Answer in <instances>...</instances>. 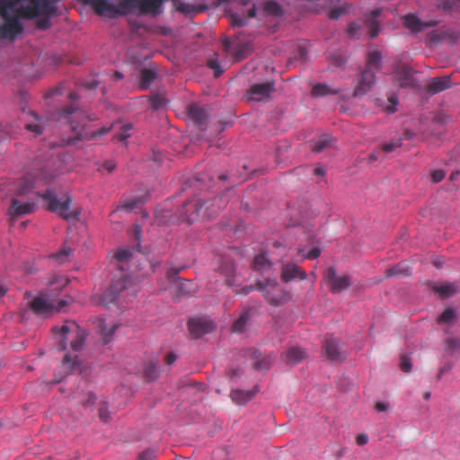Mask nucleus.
Wrapping results in <instances>:
<instances>
[{
	"label": "nucleus",
	"mask_w": 460,
	"mask_h": 460,
	"mask_svg": "<svg viewBox=\"0 0 460 460\" xmlns=\"http://www.w3.org/2000/svg\"><path fill=\"white\" fill-rule=\"evenodd\" d=\"M52 332L58 350L66 351L60 368L65 375H68L81 365L79 352L84 348L87 333L73 321H66L61 326H54Z\"/></svg>",
	"instance_id": "1"
},
{
	"label": "nucleus",
	"mask_w": 460,
	"mask_h": 460,
	"mask_svg": "<svg viewBox=\"0 0 460 460\" xmlns=\"http://www.w3.org/2000/svg\"><path fill=\"white\" fill-rule=\"evenodd\" d=\"M166 0H87L94 12L102 16L114 18L125 13L129 6L137 7L142 13L156 15Z\"/></svg>",
	"instance_id": "2"
},
{
	"label": "nucleus",
	"mask_w": 460,
	"mask_h": 460,
	"mask_svg": "<svg viewBox=\"0 0 460 460\" xmlns=\"http://www.w3.org/2000/svg\"><path fill=\"white\" fill-rule=\"evenodd\" d=\"M54 119L62 125H68L71 130L76 134L75 139H82L85 122L94 119L87 116L83 109L76 107L74 103L58 110L54 115Z\"/></svg>",
	"instance_id": "3"
},
{
	"label": "nucleus",
	"mask_w": 460,
	"mask_h": 460,
	"mask_svg": "<svg viewBox=\"0 0 460 460\" xmlns=\"http://www.w3.org/2000/svg\"><path fill=\"white\" fill-rule=\"evenodd\" d=\"M255 288L262 292L266 301L273 306H279L289 300V294L279 286L276 279L258 280Z\"/></svg>",
	"instance_id": "4"
},
{
	"label": "nucleus",
	"mask_w": 460,
	"mask_h": 460,
	"mask_svg": "<svg viewBox=\"0 0 460 460\" xmlns=\"http://www.w3.org/2000/svg\"><path fill=\"white\" fill-rule=\"evenodd\" d=\"M67 305V300L56 298L48 291L40 293L30 303V306L35 314L44 316L54 311H60Z\"/></svg>",
	"instance_id": "5"
},
{
	"label": "nucleus",
	"mask_w": 460,
	"mask_h": 460,
	"mask_svg": "<svg viewBox=\"0 0 460 460\" xmlns=\"http://www.w3.org/2000/svg\"><path fill=\"white\" fill-rule=\"evenodd\" d=\"M42 199L48 202V209L52 212H57L64 219L69 220L77 218L78 212L70 208L71 199L66 197L58 199L52 190H46L42 195Z\"/></svg>",
	"instance_id": "6"
},
{
	"label": "nucleus",
	"mask_w": 460,
	"mask_h": 460,
	"mask_svg": "<svg viewBox=\"0 0 460 460\" xmlns=\"http://www.w3.org/2000/svg\"><path fill=\"white\" fill-rule=\"evenodd\" d=\"M130 284L131 279L128 275L121 274L119 278H114L100 297V303L105 306L114 303L119 296H123L130 288Z\"/></svg>",
	"instance_id": "7"
},
{
	"label": "nucleus",
	"mask_w": 460,
	"mask_h": 460,
	"mask_svg": "<svg viewBox=\"0 0 460 460\" xmlns=\"http://www.w3.org/2000/svg\"><path fill=\"white\" fill-rule=\"evenodd\" d=\"M29 4L18 9V14L25 19H33L40 14L56 12V6L50 0H28Z\"/></svg>",
	"instance_id": "8"
},
{
	"label": "nucleus",
	"mask_w": 460,
	"mask_h": 460,
	"mask_svg": "<svg viewBox=\"0 0 460 460\" xmlns=\"http://www.w3.org/2000/svg\"><path fill=\"white\" fill-rule=\"evenodd\" d=\"M208 202H206L207 205ZM205 203L199 198H194L185 202L177 211L178 217L181 222L189 224L197 220L199 211Z\"/></svg>",
	"instance_id": "9"
},
{
	"label": "nucleus",
	"mask_w": 460,
	"mask_h": 460,
	"mask_svg": "<svg viewBox=\"0 0 460 460\" xmlns=\"http://www.w3.org/2000/svg\"><path fill=\"white\" fill-rule=\"evenodd\" d=\"M324 279L327 281L332 293L338 294L346 290L351 285L349 275L338 276L333 267H329L324 272Z\"/></svg>",
	"instance_id": "10"
},
{
	"label": "nucleus",
	"mask_w": 460,
	"mask_h": 460,
	"mask_svg": "<svg viewBox=\"0 0 460 460\" xmlns=\"http://www.w3.org/2000/svg\"><path fill=\"white\" fill-rule=\"evenodd\" d=\"M216 325L212 320L205 317H195L188 322V329L194 339L214 331Z\"/></svg>",
	"instance_id": "11"
},
{
	"label": "nucleus",
	"mask_w": 460,
	"mask_h": 460,
	"mask_svg": "<svg viewBox=\"0 0 460 460\" xmlns=\"http://www.w3.org/2000/svg\"><path fill=\"white\" fill-rule=\"evenodd\" d=\"M178 271L179 270H170L167 273V278L172 284L177 296H190L194 294L196 292L194 284L190 280L178 278Z\"/></svg>",
	"instance_id": "12"
},
{
	"label": "nucleus",
	"mask_w": 460,
	"mask_h": 460,
	"mask_svg": "<svg viewBox=\"0 0 460 460\" xmlns=\"http://www.w3.org/2000/svg\"><path fill=\"white\" fill-rule=\"evenodd\" d=\"M323 351L325 357L332 362H341L346 358L345 351L341 347L339 341L332 336L325 339Z\"/></svg>",
	"instance_id": "13"
},
{
	"label": "nucleus",
	"mask_w": 460,
	"mask_h": 460,
	"mask_svg": "<svg viewBox=\"0 0 460 460\" xmlns=\"http://www.w3.org/2000/svg\"><path fill=\"white\" fill-rule=\"evenodd\" d=\"M274 91L275 83L273 81H268L251 85L247 92V95L252 101L262 102L268 100Z\"/></svg>",
	"instance_id": "14"
},
{
	"label": "nucleus",
	"mask_w": 460,
	"mask_h": 460,
	"mask_svg": "<svg viewBox=\"0 0 460 460\" xmlns=\"http://www.w3.org/2000/svg\"><path fill=\"white\" fill-rule=\"evenodd\" d=\"M376 74L372 69L363 68L358 79V84L354 91L355 96H360L369 92L376 83Z\"/></svg>",
	"instance_id": "15"
},
{
	"label": "nucleus",
	"mask_w": 460,
	"mask_h": 460,
	"mask_svg": "<svg viewBox=\"0 0 460 460\" xmlns=\"http://www.w3.org/2000/svg\"><path fill=\"white\" fill-rule=\"evenodd\" d=\"M393 80L400 87H411L414 85L413 70L407 66H398L393 75Z\"/></svg>",
	"instance_id": "16"
},
{
	"label": "nucleus",
	"mask_w": 460,
	"mask_h": 460,
	"mask_svg": "<svg viewBox=\"0 0 460 460\" xmlns=\"http://www.w3.org/2000/svg\"><path fill=\"white\" fill-rule=\"evenodd\" d=\"M3 18L4 19V23L3 26H0V35L3 38L13 39L22 32V25L17 18L9 17L8 13L6 14V17Z\"/></svg>",
	"instance_id": "17"
},
{
	"label": "nucleus",
	"mask_w": 460,
	"mask_h": 460,
	"mask_svg": "<svg viewBox=\"0 0 460 460\" xmlns=\"http://www.w3.org/2000/svg\"><path fill=\"white\" fill-rule=\"evenodd\" d=\"M252 358L255 360L253 368L256 370H268L276 359V356L271 352H262L259 349H253Z\"/></svg>",
	"instance_id": "18"
},
{
	"label": "nucleus",
	"mask_w": 460,
	"mask_h": 460,
	"mask_svg": "<svg viewBox=\"0 0 460 460\" xmlns=\"http://www.w3.org/2000/svg\"><path fill=\"white\" fill-rule=\"evenodd\" d=\"M306 272L296 264L287 263L282 267L281 279L286 283L295 279L304 280L306 279Z\"/></svg>",
	"instance_id": "19"
},
{
	"label": "nucleus",
	"mask_w": 460,
	"mask_h": 460,
	"mask_svg": "<svg viewBox=\"0 0 460 460\" xmlns=\"http://www.w3.org/2000/svg\"><path fill=\"white\" fill-rule=\"evenodd\" d=\"M29 116L30 119L26 120L24 128L35 136L41 135L47 127L48 119L40 117L34 111H30Z\"/></svg>",
	"instance_id": "20"
},
{
	"label": "nucleus",
	"mask_w": 460,
	"mask_h": 460,
	"mask_svg": "<svg viewBox=\"0 0 460 460\" xmlns=\"http://www.w3.org/2000/svg\"><path fill=\"white\" fill-rule=\"evenodd\" d=\"M306 358L305 351L300 348L292 346L288 348L282 355L281 359L288 365H296Z\"/></svg>",
	"instance_id": "21"
},
{
	"label": "nucleus",
	"mask_w": 460,
	"mask_h": 460,
	"mask_svg": "<svg viewBox=\"0 0 460 460\" xmlns=\"http://www.w3.org/2000/svg\"><path fill=\"white\" fill-rule=\"evenodd\" d=\"M34 203H21L17 199H13L9 212L13 217H19L33 212Z\"/></svg>",
	"instance_id": "22"
},
{
	"label": "nucleus",
	"mask_w": 460,
	"mask_h": 460,
	"mask_svg": "<svg viewBox=\"0 0 460 460\" xmlns=\"http://www.w3.org/2000/svg\"><path fill=\"white\" fill-rule=\"evenodd\" d=\"M258 393V388L254 387L252 390H233L230 394V397L237 404H245L250 402L253 396Z\"/></svg>",
	"instance_id": "23"
},
{
	"label": "nucleus",
	"mask_w": 460,
	"mask_h": 460,
	"mask_svg": "<svg viewBox=\"0 0 460 460\" xmlns=\"http://www.w3.org/2000/svg\"><path fill=\"white\" fill-rule=\"evenodd\" d=\"M189 117L197 125L203 126L206 123L208 115L204 108L197 104H191L189 107Z\"/></svg>",
	"instance_id": "24"
},
{
	"label": "nucleus",
	"mask_w": 460,
	"mask_h": 460,
	"mask_svg": "<svg viewBox=\"0 0 460 460\" xmlns=\"http://www.w3.org/2000/svg\"><path fill=\"white\" fill-rule=\"evenodd\" d=\"M450 82L449 76L434 77L428 85V91L433 94L440 93L450 86Z\"/></svg>",
	"instance_id": "25"
},
{
	"label": "nucleus",
	"mask_w": 460,
	"mask_h": 460,
	"mask_svg": "<svg viewBox=\"0 0 460 460\" xmlns=\"http://www.w3.org/2000/svg\"><path fill=\"white\" fill-rule=\"evenodd\" d=\"M221 274L225 277V282L232 287L235 283V267L232 261H225L220 268Z\"/></svg>",
	"instance_id": "26"
},
{
	"label": "nucleus",
	"mask_w": 460,
	"mask_h": 460,
	"mask_svg": "<svg viewBox=\"0 0 460 460\" xmlns=\"http://www.w3.org/2000/svg\"><path fill=\"white\" fill-rule=\"evenodd\" d=\"M433 290L442 297H449L457 292V286L453 283L435 284Z\"/></svg>",
	"instance_id": "27"
},
{
	"label": "nucleus",
	"mask_w": 460,
	"mask_h": 460,
	"mask_svg": "<svg viewBox=\"0 0 460 460\" xmlns=\"http://www.w3.org/2000/svg\"><path fill=\"white\" fill-rule=\"evenodd\" d=\"M386 277H405L410 273V267L407 262L402 261L385 270Z\"/></svg>",
	"instance_id": "28"
},
{
	"label": "nucleus",
	"mask_w": 460,
	"mask_h": 460,
	"mask_svg": "<svg viewBox=\"0 0 460 460\" xmlns=\"http://www.w3.org/2000/svg\"><path fill=\"white\" fill-rule=\"evenodd\" d=\"M98 328L100 331V333L102 336L103 343L108 344L111 342L112 336L117 329L116 324H112L110 328H107L105 320L99 319L98 320Z\"/></svg>",
	"instance_id": "29"
},
{
	"label": "nucleus",
	"mask_w": 460,
	"mask_h": 460,
	"mask_svg": "<svg viewBox=\"0 0 460 460\" xmlns=\"http://www.w3.org/2000/svg\"><path fill=\"white\" fill-rule=\"evenodd\" d=\"M332 141V137L328 135L324 134L320 136L318 138L313 141L312 143V150L316 153H320L323 151L326 147H328Z\"/></svg>",
	"instance_id": "30"
},
{
	"label": "nucleus",
	"mask_w": 460,
	"mask_h": 460,
	"mask_svg": "<svg viewBox=\"0 0 460 460\" xmlns=\"http://www.w3.org/2000/svg\"><path fill=\"white\" fill-rule=\"evenodd\" d=\"M311 93L314 97H322L329 94H338L340 90L332 89L325 84H317L313 87Z\"/></svg>",
	"instance_id": "31"
},
{
	"label": "nucleus",
	"mask_w": 460,
	"mask_h": 460,
	"mask_svg": "<svg viewBox=\"0 0 460 460\" xmlns=\"http://www.w3.org/2000/svg\"><path fill=\"white\" fill-rule=\"evenodd\" d=\"M381 59L382 56L379 51L370 52L367 56V61L365 68L372 69L377 73L381 68Z\"/></svg>",
	"instance_id": "32"
},
{
	"label": "nucleus",
	"mask_w": 460,
	"mask_h": 460,
	"mask_svg": "<svg viewBox=\"0 0 460 460\" xmlns=\"http://www.w3.org/2000/svg\"><path fill=\"white\" fill-rule=\"evenodd\" d=\"M155 73L151 70L145 68L140 73V87L142 89H147L155 79Z\"/></svg>",
	"instance_id": "33"
},
{
	"label": "nucleus",
	"mask_w": 460,
	"mask_h": 460,
	"mask_svg": "<svg viewBox=\"0 0 460 460\" xmlns=\"http://www.w3.org/2000/svg\"><path fill=\"white\" fill-rule=\"evenodd\" d=\"M73 253V249L67 246H63L61 250L50 257L55 260L58 263L63 264L69 261L70 256Z\"/></svg>",
	"instance_id": "34"
},
{
	"label": "nucleus",
	"mask_w": 460,
	"mask_h": 460,
	"mask_svg": "<svg viewBox=\"0 0 460 460\" xmlns=\"http://www.w3.org/2000/svg\"><path fill=\"white\" fill-rule=\"evenodd\" d=\"M159 373H160L159 367L155 364L149 362L145 366L144 375H145V378L147 381L156 380L159 376Z\"/></svg>",
	"instance_id": "35"
},
{
	"label": "nucleus",
	"mask_w": 460,
	"mask_h": 460,
	"mask_svg": "<svg viewBox=\"0 0 460 460\" xmlns=\"http://www.w3.org/2000/svg\"><path fill=\"white\" fill-rule=\"evenodd\" d=\"M32 188V181L30 179L23 178L19 181L14 191L17 196H22L27 194Z\"/></svg>",
	"instance_id": "36"
},
{
	"label": "nucleus",
	"mask_w": 460,
	"mask_h": 460,
	"mask_svg": "<svg viewBox=\"0 0 460 460\" xmlns=\"http://www.w3.org/2000/svg\"><path fill=\"white\" fill-rule=\"evenodd\" d=\"M250 314L249 311L243 312L239 318L234 323L232 330L235 332H242L245 329V326L249 321Z\"/></svg>",
	"instance_id": "37"
},
{
	"label": "nucleus",
	"mask_w": 460,
	"mask_h": 460,
	"mask_svg": "<svg viewBox=\"0 0 460 460\" xmlns=\"http://www.w3.org/2000/svg\"><path fill=\"white\" fill-rule=\"evenodd\" d=\"M404 24L407 28L415 31H419L422 29V22L414 14L405 15Z\"/></svg>",
	"instance_id": "38"
},
{
	"label": "nucleus",
	"mask_w": 460,
	"mask_h": 460,
	"mask_svg": "<svg viewBox=\"0 0 460 460\" xmlns=\"http://www.w3.org/2000/svg\"><path fill=\"white\" fill-rule=\"evenodd\" d=\"M456 315L453 308H447L438 317V323L439 324H452L456 320Z\"/></svg>",
	"instance_id": "39"
},
{
	"label": "nucleus",
	"mask_w": 460,
	"mask_h": 460,
	"mask_svg": "<svg viewBox=\"0 0 460 460\" xmlns=\"http://www.w3.org/2000/svg\"><path fill=\"white\" fill-rule=\"evenodd\" d=\"M445 348L451 354L460 352V338L448 337L445 341Z\"/></svg>",
	"instance_id": "40"
},
{
	"label": "nucleus",
	"mask_w": 460,
	"mask_h": 460,
	"mask_svg": "<svg viewBox=\"0 0 460 460\" xmlns=\"http://www.w3.org/2000/svg\"><path fill=\"white\" fill-rule=\"evenodd\" d=\"M253 268L256 270H264L270 268V262L264 254H259L253 260Z\"/></svg>",
	"instance_id": "41"
},
{
	"label": "nucleus",
	"mask_w": 460,
	"mask_h": 460,
	"mask_svg": "<svg viewBox=\"0 0 460 460\" xmlns=\"http://www.w3.org/2000/svg\"><path fill=\"white\" fill-rule=\"evenodd\" d=\"M402 145V137H395L393 138L389 143H385L381 146V151L385 153H391L394 151L395 149L401 147Z\"/></svg>",
	"instance_id": "42"
},
{
	"label": "nucleus",
	"mask_w": 460,
	"mask_h": 460,
	"mask_svg": "<svg viewBox=\"0 0 460 460\" xmlns=\"http://www.w3.org/2000/svg\"><path fill=\"white\" fill-rule=\"evenodd\" d=\"M166 100L164 96L155 94L150 98V107L154 110H158L165 105Z\"/></svg>",
	"instance_id": "43"
},
{
	"label": "nucleus",
	"mask_w": 460,
	"mask_h": 460,
	"mask_svg": "<svg viewBox=\"0 0 460 460\" xmlns=\"http://www.w3.org/2000/svg\"><path fill=\"white\" fill-rule=\"evenodd\" d=\"M132 256V252L129 249L118 250L114 255L115 259L119 261H127Z\"/></svg>",
	"instance_id": "44"
},
{
	"label": "nucleus",
	"mask_w": 460,
	"mask_h": 460,
	"mask_svg": "<svg viewBox=\"0 0 460 460\" xmlns=\"http://www.w3.org/2000/svg\"><path fill=\"white\" fill-rule=\"evenodd\" d=\"M52 14L53 13L40 14V16H42V18H40L37 21V27L40 30L48 29L50 26L49 19ZM38 17H40V15Z\"/></svg>",
	"instance_id": "45"
},
{
	"label": "nucleus",
	"mask_w": 460,
	"mask_h": 460,
	"mask_svg": "<svg viewBox=\"0 0 460 460\" xmlns=\"http://www.w3.org/2000/svg\"><path fill=\"white\" fill-rule=\"evenodd\" d=\"M131 128H132V125H130V124L124 125L121 128L120 131L116 136V138L119 141L126 140L127 138H128L130 137L129 131L131 130Z\"/></svg>",
	"instance_id": "46"
},
{
	"label": "nucleus",
	"mask_w": 460,
	"mask_h": 460,
	"mask_svg": "<svg viewBox=\"0 0 460 460\" xmlns=\"http://www.w3.org/2000/svg\"><path fill=\"white\" fill-rule=\"evenodd\" d=\"M99 417L103 422H107L110 420V412L108 411V405L105 402L99 405Z\"/></svg>",
	"instance_id": "47"
},
{
	"label": "nucleus",
	"mask_w": 460,
	"mask_h": 460,
	"mask_svg": "<svg viewBox=\"0 0 460 460\" xmlns=\"http://www.w3.org/2000/svg\"><path fill=\"white\" fill-rule=\"evenodd\" d=\"M141 234H142V230H141V226L137 224H135L133 225L131 230H130V235L131 237L137 241V242H140V239H141Z\"/></svg>",
	"instance_id": "48"
},
{
	"label": "nucleus",
	"mask_w": 460,
	"mask_h": 460,
	"mask_svg": "<svg viewBox=\"0 0 460 460\" xmlns=\"http://www.w3.org/2000/svg\"><path fill=\"white\" fill-rule=\"evenodd\" d=\"M139 203H140L139 199H132L125 201L123 203V205L121 206V208L126 210H132V209L137 208Z\"/></svg>",
	"instance_id": "49"
},
{
	"label": "nucleus",
	"mask_w": 460,
	"mask_h": 460,
	"mask_svg": "<svg viewBox=\"0 0 460 460\" xmlns=\"http://www.w3.org/2000/svg\"><path fill=\"white\" fill-rule=\"evenodd\" d=\"M367 24H368V28L370 31L371 38L376 37L379 33V26H378L377 22L374 20H368Z\"/></svg>",
	"instance_id": "50"
},
{
	"label": "nucleus",
	"mask_w": 460,
	"mask_h": 460,
	"mask_svg": "<svg viewBox=\"0 0 460 460\" xmlns=\"http://www.w3.org/2000/svg\"><path fill=\"white\" fill-rule=\"evenodd\" d=\"M401 369L405 372V373H408L411 371V360L408 357L406 356H402L401 358Z\"/></svg>",
	"instance_id": "51"
},
{
	"label": "nucleus",
	"mask_w": 460,
	"mask_h": 460,
	"mask_svg": "<svg viewBox=\"0 0 460 460\" xmlns=\"http://www.w3.org/2000/svg\"><path fill=\"white\" fill-rule=\"evenodd\" d=\"M155 452L152 449H147L139 455L137 460H155Z\"/></svg>",
	"instance_id": "52"
},
{
	"label": "nucleus",
	"mask_w": 460,
	"mask_h": 460,
	"mask_svg": "<svg viewBox=\"0 0 460 460\" xmlns=\"http://www.w3.org/2000/svg\"><path fill=\"white\" fill-rule=\"evenodd\" d=\"M446 176V173L443 170H435L431 173L432 181L435 183L440 182Z\"/></svg>",
	"instance_id": "53"
},
{
	"label": "nucleus",
	"mask_w": 460,
	"mask_h": 460,
	"mask_svg": "<svg viewBox=\"0 0 460 460\" xmlns=\"http://www.w3.org/2000/svg\"><path fill=\"white\" fill-rule=\"evenodd\" d=\"M208 66L214 70L215 75L217 77L219 76L223 73V70L221 69V67L217 60L210 59L208 61Z\"/></svg>",
	"instance_id": "54"
},
{
	"label": "nucleus",
	"mask_w": 460,
	"mask_h": 460,
	"mask_svg": "<svg viewBox=\"0 0 460 460\" xmlns=\"http://www.w3.org/2000/svg\"><path fill=\"white\" fill-rule=\"evenodd\" d=\"M10 7L9 0H0V15L6 17L7 10Z\"/></svg>",
	"instance_id": "55"
},
{
	"label": "nucleus",
	"mask_w": 460,
	"mask_h": 460,
	"mask_svg": "<svg viewBox=\"0 0 460 460\" xmlns=\"http://www.w3.org/2000/svg\"><path fill=\"white\" fill-rule=\"evenodd\" d=\"M111 126L103 127V128H100L99 130L93 132L91 137L95 138V137L104 136V135L108 134L111 131Z\"/></svg>",
	"instance_id": "56"
},
{
	"label": "nucleus",
	"mask_w": 460,
	"mask_h": 460,
	"mask_svg": "<svg viewBox=\"0 0 460 460\" xmlns=\"http://www.w3.org/2000/svg\"><path fill=\"white\" fill-rule=\"evenodd\" d=\"M321 254V250L318 247H314L312 250H310L307 254L305 255V258L310 260H314L318 258Z\"/></svg>",
	"instance_id": "57"
},
{
	"label": "nucleus",
	"mask_w": 460,
	"mask_h": 460,
	"mask_svg": "<svg viewBox=\"0 0 460 460\" xmlns=\"http://www.w3.org/2000/svg\"><path fill=\"white\" fill-rule=\"evenodd\" d=\"M96 401V396L90 393L87 394V399L84 402V407H90L92 406Z\"/></svg>",
	"instance_id": "58"
},
{
	"label": "nucleus",
	"mask_w": 460,
	"mask_h": 460,
	"mask_svg": "<svg viewBox=\"0 0 460 460\" xmlns=\"http://www.w3.org/2000/svg\"><path fill=\"white\" fill-rule=\"evenodd\" d=\"M356 442L358 446H363L368 442V437L366 434H359L356 437Z\"/></svg>",
	"instance_id": "59"
},
{
	"label": "nucleus",
	"mask_w": 460,
	"mask_h": 460,
	"mask_svg": "<svg viewBox=\"0 0 460 460\" xmlns=\"http://www.w3.org/2000/svg\"><path fill=\"white\" fill-rule=\"evenodd\" d=\"M116 167V164L113 161L110 160V161H106L105 163H103L102 168L108 171L109 172H111Z\"/></svg>",
	"instance_id": "60"
},
{
	"label": "nucleus",
	"mask_w": 460,
	"mask_h": 460,
	"mask_svg": "<svg viewBox=\"0 0 460 460\" xmlns=\"http://www.w3.org/2000/svg\"><path fill=\"white\" fill-rule=\"evenodd\" d=\"M176 358H177L176 354L174 352L171 351L166 354L164 360H165V363L170 366L176 360Z\"/></svg>",
	"instance_id": "61"
},
{
	"label": "nucleus",
	"mask_w": 460,
	"mask_h": 460,
	"mask_svg": "<svg viewBox=\"0 0 460 460\" xmlns=\"http://www.w3.org/2000/svg\"><path fill=\"white\" fill-rule=\"evenodd\" d=\"M267 10L271 13H278L279 5L275 2H270L267 4Z\"/></svg>",
	"instance_id": "62"
},
{
	"label": "nucleus",
	"mask_w": 460,
	"mask_h": 460,
	"mask_svg": "<svg viewBox=\"0 0 460 460\" xmlns=\"http://www.w3.org/2000/svg\"><path fill=\"white\" fill-rule=\"evenodd\" d=\"M381 152H382L381 149H377V150L374 151L373 153H371L368 156L369 162L373 163V162L376 161L379 158Z\"/></svg>",
	"instance_id": "63"
},
{
	"label": "nucleus",
	"mask_w": 460,
	"mask_h": 460,
	"mask_svg": "<svg viewBox=\"0 0 460 460\" xmlns=\"http://www.w3.org/2000/svg\"><path fill=\"white\" fill-rule=\"evenodd\" d=\"M253 289H254V288L252 286H246V287L243 288L241 290H235V293L248 295Z\"/></svg>",
	"instance_id": "64"
}]
</instances>
